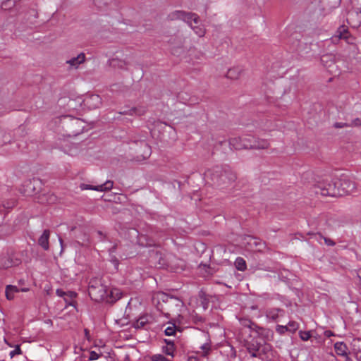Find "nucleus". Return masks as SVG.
<instances>
[{"instance_id":"f257e3e1","label":"nucleus","mask_w":361,"mask_h":361,"mask_svg":"<svg viewBox=\"0 0 361 361\" xmlns=\"http://www.w3.org/2000/svg\"><path fill=\"white\" fill-rule=\"evenodd\" d=\"M66 127L68 135L59 137L56 145L64 153L70 156H75L78 153L79 148L77 145L71 141V138L83 132L85 123L80 119L73 118L66 124Z\"/></svg>"},{"instance_id":"f03ea898","label":"nucleus","mask_w":361,"mask_h":361,"mask_svg":"<svg viewBox=\"0 0 361 361\" xmlns=\"http://www.w3.org/2000/svg\"><path fill=\"white\" fill-rule=\"evenodd\" d=\"M204 178L207 184L216 188H224L233 182L236 176L235 173L231 171L224 170L220 167L216 166L207 170L204 173Z\"/></svg>"},{"instance_id":"7ed1b4c3","label":"nucleus","mask_w":361,"mask_h":361,"mask_svg":"<svg viewBox=\"0 0 361 361\" xmlns=\"http://www.w3.org/2000/svg\"><path fill=\"white\" fill-rule=\"evenodd\" d=\"M243 345L252 357L264 359V357L271 351V345L268 343H262L252 336L244 340Z\"/></svg>"},{"instance_id":"20e7f679","label":"nucleus","mask_w":361,"mask_h":361,"mask_svg":"<svg viewBox=\"0 0 361 361\" xmlns=\"http://www.w3.org/2000/svg\"><path fill=\"white\" fill-rule=\"evenodd\" d=\"M182 20L184 21L199 37L205 35V29L196 13L182 11Z\"/></svg>"},{"instance_id":"39448f33","label":"nucleus","mask_w":361,"mask_h":361,"mask_svg":"<svg viewBox=\"0 0 361 361\" xmlns=\"http://www.w3.org/2000/svg\"><path fill=\"white\" fill-rule=\"evenodd\" d=\"M315 193L323 196L339 197L337 192L334 178L319 182L315 186Z\"/></svg>"},{"instance_id":"423d86ee","label":"nucleus","mask_w":361,"mask_h":361,"mask_svg":"<svg viewBox=\"0 0 361 361\" xmlns=\"http://www.w3.org/2000/svg\"><path fill=\"white\" fill-rule=\"evenodd\" d=\"M336 189L337 192H339V196L350 194L355 190V184L354 182L346 178H334Z\"/></svg>"},{"instance_id":"0eeeda50","label":"nucleus","mask_w":361,"mask_h":361,"mask_svg":"<svg viewBox=\"0 0 361 361\" xmlns=\"http://www.w3.org/2000/svg\"><path fill=\"white\" fill-rule=\"evenodd\" d=\"M250 336L258 339L262 343H267L273 338L274 333L271 330L256 325L253 327V330L250 333Z\"/></svg>"},{"instance_id":"6e6552de","label":"nucleus","mask_w":361,"mask_h":361,"mask_svg":"<svg viewBox=\"0 0 361 361\" xmlns=\"http://www.w3.org/2000/svg\"><path fill=\"white\" fill-rule=\"evenodd\" d=\"M88 292L90 297L96 301L106 300L108 298V289L103 285L95 286L90 283Z\"/></svg>"},{"instance_id":"1a4fd4ad","label":"nucleus","mask_w":361,"mask_h":361,"mask_svg":"<svg viewBox=\"0 0 361 361\" xmlns=\"http://www.w3.org/2000/svg\"><path fill=\"white\" fill-rule=\"evenodd\" d=\"M112 187H113V182H111L110 180H108L106 183H104V184L99 185L97 186H92V185L85 184V183L81 184L80 186V189L82 190H92L100 191V192L111 190L112 188Z\"/></svg>"},{"instance_id":"9d476101","label":"nucleus","mask_w":361,"mask_h":361,"mask_svg":"<svg viewBox=\"0 0 361 361\" xmlns=\"http://www.w3.org/2000/svg\"><path fill=\"white\" fill-rule=\"evenodd\" d=\"M229 145L231 149L240 150L243 149H250V143L243 142V137H235L229 139Z\"/></svg>"},{"instance_id":"9b49d317","label":"nucleus","mask_w":361,"mask_h":361,"mask_svg":"<svg viewBox=\"0 0 361 361\" xmlns=\"http://www.w3.org/2000/svg\"><path fill=\"white\" fill-rule=\"evenodd\" d=\"M84 104L88 108L95 109L100 106L102 103V99L97 94H91L87 96L84 99Z\"/></svg>"},{"instance_id":"f8f14e48","label":"nucleus","mask_w":361,"mask_h":361,"mask_svg":"<svg viewBox=\"0 0 361 361\" xmlns=\"http://www.w3.org/2000/svg\"><path fill=\"white\" fill-rule=\"evenodd\" d=\"M247 244L250 249L258 252H262L265 247V243L264 242L253 237H248Z\"/></svg>"},{"instance_id":"ddd939ff","label":"nucleus","mask_w":361,"mask_h":361,"mask_svg":"<svg viewBox=\"0 0 361 361\" xmlns=\"http://www.w3.org/2000/svg\"><path fill=\"white\" fill-rule=\"evenodd\" d=\"M85 61V55L83 53L79 54L77 56L73 57L66 61V63L69 66L70 68L77 69L80 64L83 63Z\"/></svg>"},{"instance_id":"4468645a","label":"nucleus","mask_w":361,"mask_h":361,"mask_svg":"<svg viewBox=\"0 0 361 361\" xmlns=\"http://www.w3.org/2000/svg\"><path fill=\"white\" fill-rule=\"evenodd\" d=\"M198 337L200 338H204L206 342L200 345V348L202 350V355L206 356L210 351V343L209 339V334L204 331H199Z\"/></svg>"},{"instance_id":"2eb2a0df","label":"nucleus","mask_w":361,"mask_h":361,"mask_svg":"<svg viewBox=\"0 0 361 361\" xmlns=\"http://www.w3.org/2000/svg\"><path fill=\"white\" fill-rule=\"evenodd\" d=\"M200 305L204 310H207L212 298V295L207 294L204 290H201L198 294Z\"/></svg>"},{"instance_id":"dca6fc26","label":"nucleus","mask_w":361,"mask_h":361,"mask_svg":"<svg viewBox=\"0 0 361 361\" xmlns=\"http://www.w3.org/2000/svg\"><path fill=\"white\" fill-rule=\"evenodd\" d=\"M250 149H265L269 147V142L265 139L255 138L253 143H250Z\"/></svg>"},{"instance_id":"f3484780","label":"nucleus","mask_w":361,"mask_h":361,"mask_svg":"<svg viewBox=\"0 0 361 361\" xmlns=\"http://www.w3.org/2000/svg\"><path fill=\"white\" fill-rule=\"evenodd\" d=\"M121 295L122 293L119 289L116 288H111L109 290L108 289V298L106 300L109 302H113L120 299Z\"/></svg>"},{"instance_id":"a211bd4d","label":"nucleus","mask_w":361,"mask_h":361,"mask_svg":"<svg viewBox=\"0 0 361 361\" xmlns=\"http://www.w3.org/2000/svg\"><path fill=\"white\" fill-rule=\"evenodd\" d=\"M128 65V63L124 59L115 58L110 61V66L114 68L124 70L127 68Z\"/></svg>"},{"instance_id":"6ab92c4d","label":"nucleus","mask_w":361,"mask_h":361,"mask_svg":"<svg viewBox=\"0 0 361 361\" xmlns=\"http://www.w3.org/2000/svg\"><path fill=\"white\" fill-rule=\"evenodd\" d=\"M20 292V289L16 286L8 285L6 287V298L8 300H13L15 295Z\"/></svg>"},{"instance_id":"aec40b11","label":"nucleus","mask_w":361,"mask_h":361,"mask_svg":"<svg viewBox=\"0 0 361 361\" xmlns=\"http://www.w3.org/2000/svg\"><path fill=\"white\" fill-rule=\"evenodd\" d=\"M353 351L358 361H361V339L355 338L352 342Z\"/></svg>"},{"instance_id":"412c9836","label":"nucleus","mask_w":361,"mask_h":361,"mask_svg":"<svg viewBox=\"0 0 361 361\" xmlns=\"http://www.w3.org/2000/svg\"><path fill=\"white\" fill-rule=\"evenodd\" d=\"M334 349L338 355L348 357V348L343 342H337L334 345Z\"/></svg>"},{"instance_id":"4be33fe9","label":"nucleus","mask_w":361,"mask_h":361,"mask_svg":"<svg viewBox=\"0 0 361 361\" xmlns=\"http://www.w3.org/2000/svg\"><path fill=\"white\" fill-rule=\"evenodd\" d=\"M242 72L243 70L240 68L233 67L228 71L226 77L231 80H237L240 77Z\"/></svg>"},{"instance_id":"5701e85b","label":"nucleus","mask_w":361,"mask_h":361,"mask_svg":"<svg viewBox=\"0 0 361 361\" xmlns=\"http://www.w3.org/2000/svg\"><path fill=\"white\" fill-rule=\"evenodd\" d=\"M281 312H283L282 310L273 308L267 310L265 314L269 319L276 321L281 316Z\"/></svg>"},{"instance_id":"b1692460","label":"nucleus","mask_w":361,"mask_h":361,"mask_svg":"<svg viewBox=\"0 0 361 361\" xmlns=\"http://www.w3.org/2000/svg\"><path fill=\"white\" fill-rule=\"evenodd\" d=\"M49 231L48 230L44 231L43 233L39 238V244L44 249H49Z\"/></svg>"},{"instance_id":"393cba45","label":"nucleus","mask_w":361,"mask_h":361,"mask_svg":"<svg viewBox=\"0 0 361 361\" xmlns=\"http://www.w3.org/2000/svg\"><path fill=\"white\" fill-rule=\"evenodd\" d=\"M348 29L345 26H341L336 32V35L332 39L333 40H334L335 38H338V39H347L348 37Z\"/></svg>"},{"instance_id":"a878e982","label":"nucleus","mask_w":361,"mask_h":361,"mask_svg":"<svg viewBox=\"0 0 361 361\" xmlns=\"http://www.w3.org/2000/svg\"><path fill=\"white\" fill-rule=\"evenodd\" d=\"M235 266L238 270L244 271L246 269V262L242 257H238L235 261Z\"/></svg>"},{"instance_id":"bb28decb","label":"nucleus","mask_w":361,"mask_h":361,"mask_svg":"<svg viewBox=\"0 0 361 361\" xmlns=\"http://www.w3.org/2000/svg\"><path fill=\"white\" fill-rule=\"evenodd\" d=\"M15 0H6L1 4V8L5 11H10L16 5Z\"/></svg>"},{"instance_id":"cd10ccee","label":"nucleus","mask_w":361,"mask_h":361,"mask_svg":"<svg viewBox=\"0 0 361 361\" xmlns=\"http://www.w3.org/2000/svg\"><path fill=\"white\" fill-rule=\"evenodd\" d=\"M166 342L167 345L165 348H164V351L165 352L166 354L173 356L174 352L173 343L170 341L167 340H166Z\"/></svg>"},{"instance_id":"c85d7f7f","label":"nucleus","mask_w":361,"mask_h":361,"mask_svg":"<svg viewBox=\"0 0 361 361\" xmlns=\"http://www.w3.org/2000/svg\"><path fill=\"white\" fill-rule=\"evenodd\" d=\"M147 322V319L146 317H141L139 318L133 324L134 327L136 329H140L143 327Z\"/></svg>"},{"instance_id":"c756f323","label":"nucleus","mask_w":361,"mask_h":361,"mask_svg":"<svg viewBox=\"0 0 361 361\" xmlns=\"http://www.w3.org/2000/svg\"><path fill=\"white\" fill-rule=\"evenodd\" d=\"M151 153H152V151H151L150 147L148 145H145V146H144V152H143V154H142V158L139 159V161H142V160L147 159L150 157Z\"/></svg>"},{"instance_id":"7c9ffc66","label":"nucleus","mask_w":361,"mask_h":361,"mask_svg":"<svg viewBox=\"0 0 361 361\" xmlns=\"http://www.w3.org/2000/svg\"><path fill=\"white\" fill-rule=\"evenodd\" d=\"M241 324L243 326L247 327L248 329H250V331H252L253 327L257 325L255 323L252 322V321H250L249 319H243L241 321Z\"/></svg>"},{"instance_id":"2f4dec72","label":"nucleus","mask_w":361,"mask_h":361,"mask_svg":"<svg viewBox=\"0 0 361 361\" xmlns=\"http://www.w3.org/2000/svg\"><path fill=\"white\" fill-rule=\"evenodd\" d=\"M299 327V324L294 321L290 322L288 325L287 328L288 329V331L291 333H294Z\"/></svg>"},{"instance_id":"473e14b6","label":"nucleus","mask_w":361,"mask_h":361,"mask_svg":"<svg viewBox=\"0 0 361 361\" xmlns=\"http://www.w3.org/2000/svg\"><path fill=\"white\" fill-rule=\"evenodd\" d=\"M75 296H76L75 293L72 292V291L67 292L66 295V298H67V302H66L68 303L69 305H73L72 300L73 298H75Z\"/></svg>"},{"instance_id":"72a5a7b5","label":"nucleus","mask_w":361,"mask_h":361,"mask_svg":"<svg viewBox=\"0 0 361 361\" xmlns=\"http://www.w3.org/2000/svg\"><path fill=\"white\" fill-rule=\"evenodd\" d=\"M299 335H300V338L302 340V341H307L310 339V338L311 337V334L310 331H300L299 332Z\"/></svg>"},{"instance_id":"f704fd0d","label":"nucleus","mask_w":361,"mask_h":361,"mask_svg":"<svg viewBox=\"0 0 361 361\" xmlns=\"http://www.w3.org/2000/svg\"><path fill=\"white\" fill-rule=\"evenodd\" d=\"M276 332H278L279 334L282 335L285 334V332L288 331V329L286 326H282V325H278L276 328Z\"/></svg>"},{"instance_id":"c9c22d12","label":"nucleus","mask_w":361,"mask_h":361,"mask_svg":"<svg viewBox=\"0 0 361 361\" xmlns=\"http://www.w3.org/2000/svg\"><path fill=\"white\" fill-rule=\"evenodd\" d=\"M152 361H166V359L161 354H155L151 357Z\"/></svg>"},{"instance_id":"e433bc0d","label":"nucleus","mask_w":361,"mask_h":361,"mask_svg":"<svg viewBox=\"0 0 361 361\" xmlns=\"http://www.w3.org/2000/svg\"><path fill=\"white\" fill-rule=\"evenodd\" d=\"M350 126H351V125H350V123H345V122H336L334 124V127L335 128H343L350 127Z\"/></svg>"},{"instance_id":"4c0bfd02","label":"nucleus","mask_w":361,"mask_h":361,"mask_svg":"<svg viewBox=\"0 0 361 361\" xmlns=\"http://www.w3.org/2000/svg\"><path fill=\"white\" fill-rule=\"evenodd\" d=\"M22 353V351L20 350V348L19 345H16V348L10 352V356L11 357H13L16 355H20Z\"/></svg>"},{"instance_id":"58836bf2","label":"nucleus","mask_w":361,"mask_h":361,"mask_svg":"<svg viewBox=\"0 0 361 361\" xmlns=\"http://www.w3.org/2000/svg\"><path fill=\"white\" fill-rule=\"evenodd\" d=\"M175 333V326L173 325L168 326L165 329V334L167 336H172Z\"/></svg>"},{"instance_id":"ea45409f","label":"nucleus","mask_w":361,"mask_h":361,"mask_svg":"<svg viewBox=\"0 0 361 361\" xmlns=\"http://www.w3.org/2000/svg\"><path fill=\"white\" fill-rule=\"evenodd\" d=\"M320 237L322 238L324 240V243L328 246H334L336 245V243L331 240V238H326L320 235Z\"/></svg>"},{"instance_id":"a19ab883","label":"nucleus","mask_w":361,"mask_h":361,"mask_svg":"<svg viewBox=\"0 0 361 361\" xmlns=\"http://www.w3.org/2000/svg\"><path fill=\"white\" fill-rule=\"evenodd\" d=\"M180 16V13L178 11H176L171 13L169 14V18L171 20H176L178 19Z\"/></svg>"},{"instance_id":"79ce46f5","label":"nucleus","mask_w":361,"mask_h":361,"mask_svg":"<svg viewBox=\"0 0 361 361\" xmlns=\"http://www.w3.org/2000/svg\"><path fill=\"white\" fill-rule=\"evenodd\" d=\"M56 295L59 296V297H62L64 298V300L65 302H67V298H66V293L67 292H64L63 290H61V289H58L56 290Z\"/></svg>"},{"instance_id":"37998d69","label":"nucleus","mask_w":361,"mask_h":361,"mask_svg":"<svg viewBox=\"0 0 361 361\" xmlns=\"http://www.w3.org/2000/svg\"><path fill=\"white\" fill-rule=\"evenodd\" d=\"M99 357V355L94 351H91L90 353L89 359L90 360H96Z\"/></svg>"},{"instance_id":"c03bdc74","label":"nucleus","mask_w":361,"mask_h":361,"mask_svg":"<svg viewBox=\"0 0 361 361\" xmlns=\"http://www.w3.org/2000/svg\"><path fill=\"white\" fill-rule=\"evenodd\" d=\"M351 126H361V118H357L354 119L351 123Z\"/></svg>"},{"instance_id":"a18cd8bd","label":"nucleus","mask_w":361,"mask_h":361,"mask_svg":"<svg viewBox=\"0 0 361 361\" xmlns=\"http://www.w3.org/2000/svg\"><path fill=\"white\" fill-rule=\"evenodd\" d=\"M135 114L141 116L145 114V108H139V109H135L134 110Z\"/></svg>"},{"instance_id":"49530a36","label":"nucleus","mask_w":361,"mask_h":361,"mask_svg":"<svg viewBox=\"0 0 361 361\" xmlns=\"http://www.w3.org/2000/svg\"><path fill=\"white\" fill-rule=\"evenodd\" d=\"M243 137V142L245 143H253L255 137Z\"/></svg>"},{"instance_id":"de8ad7c7","label":"nucleus","mask_w":361,"mask_h":361,"mask_svg":"<svg viewBox=\"0 0 361 361\" xmlns=\"http://www.w3.org/2000/svg\"><path fill=\"white\" fill-rule=\"evenodd\" d=\"M329 58H331V56H330V55L323 56L322 57V61L323 63H324V62H326V60H327L328 59H329Z\"/></svg>"},{"instance_id":"09e8293b","label":"nucleus","mask_w":361,"mask_h":361,"mask_svg":"<svg viewBox=\"0 0 361 361\" xmlns=\"http://www.w3.org/2000/svg\"><path fill=\"white\" fill-rule=\"evenodd\" d=\"M187 361H197V358L195 356H188Z\"/></svg>"},{"instance_id":"8fccbe9b","label":"nucleus","mask_w":361,"mask_h":361,"mask_svg":"<svg viewBox=\"0 0 361 361\" xmlns=\"http://www.w3.org/2000/svg\"><path fill=\"white\" fill-rule=\"evenodd\" d=\"M325 336L329 337L332 335V332L330 331H326L325 333H324Z\"/></svg>"},{"instance_id":"3c124183","label":"nucleus","mask_w":361,"mask_h":361,"mask_svg":"<svg viewBox=\"0 0 361 361\" xmlns=\"http://www.w3.org/2000/svg\"><path fill=\"white\" fill-rule=\"evenodd\" d=\"M193 302H196V299L195 298H190V302H189V305L193 306V305H192Z\"/></svg>"},{"instance_id":"603ef678","label":"nucleus","mask_w":361,"mask_h":361,"mask_svg":"<svg viewBox=\"0 0 361 361\" xmlns=\"http://www.w3.org/2000/svg\"><path fill=\"white\" fill-rule=\"evenodd\" d=\"M20 291L27 292V291H28V288H22V289H20Z\"/></svg>"}]
</instances>
